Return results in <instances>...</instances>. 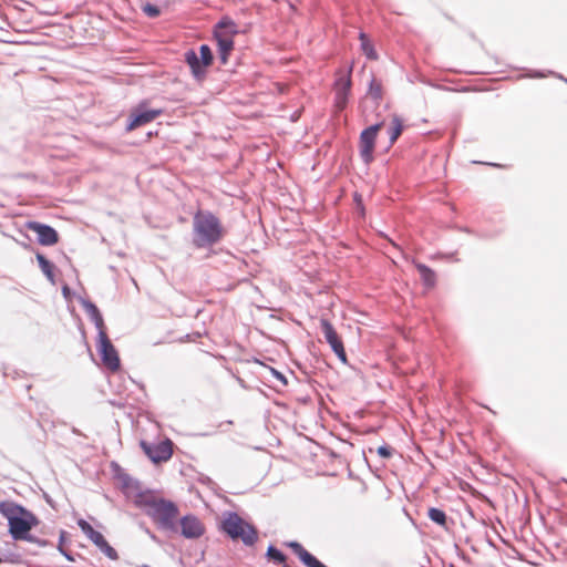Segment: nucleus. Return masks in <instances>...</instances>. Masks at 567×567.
<instances>
[{"instance_id": "aec40b11", "label": "nucleus", "mask_w": 567, "mask_h": 567, "mask_svg": "<svg viewBox=\"0 0 567 567\" xmlns=\"http://www.w3.org/2000/svg\"><path fill=\"white\" fill-rule=\"evenodd\" d=\"M416 268L420 272L423 284L429 288L434 287L436 279L435 272L423 264H417Z\"/></svg>"}, {"instance_id": "9b49d317", "label": "nucleus", "mask_w": 567, "mask_h": 567, "mask_svg": "<svg viewBox=\"0 0 567 567\" xmlns=\"http://www.w3.org/2000/svg\"><path fill=\"white\" fill-rule=\"evenodd\" d=\"M162 114V110L146 109L145 104H140L131 111L127 131L146 125Z\"/></svg>"}, {"instance_id": "a878e982", "label": "nucleus", "mask_w": 567, "mask_h": 567, "mask_svg": "<svg viewBox=\"0 0 567 567\" xmlns=\"http://www.w3.org/2000/svg\"><path fill=\"white\" fill-rule=\"evenodd\" d=\"M369 94L377 101L382 99V84L375 78L370 81Z\"/></svg>"}, {"instance_id": "4be33fe9", "label": "nucleus", "mask_w": 567, "mask_h": 567, "mask_svg": "<svg viewBox=\"0 0 567 567\" xmlns=\"http://www.w3.org/2000/svg\"><path fill=\"white\" fill-rule=\"evenodd\" d=\"M359 39L361 42V50L369 60H378V53L373 48V44L368 39L367 34L360 32Z\"/></svg>"}, {"instance_id": "bb28decb", "label": "nucleus", "mask_w": 567, "mask_h": 567, "mask_svg": "<svg viewBox=\"0 0 567 567\" xmlns=\"http://www.w3.org/2000/svg\"><path fill=\"white\" fill-rule=\"evenodd\" d=\"M267 557L277 564H282L286 560V556L272 545L267 549Z\"/></svg>"}, {"instance_id": "423d86ee", "label": "nucleus", "mask_w": 567, "mask_h": 567, "mask_svg": "<svg viewBox=\"0 0 567 567\" xmlns=\"http://www.w3.org/2000/svg\"><path fill=\"white\" fill-rule=\"evenodd\" d=\"M383 123L373 124L364 128L360 134L359 140V152L362 161L369 165L373 161V153L375 146V140L378 132L382 127Z\"/></svg>"}, {"instance_id": "7ed1b4c3", "label": "nucleus", "mask_w": 567, "mask_h": 567, "mask_svg": "<svg viewBox=\"0 0 567 567\" xmlns=\"http://www.w3.org/2000/svg\"><path fill=\"white\" fill-rule=\"evenodd\" d=\"M221 529L233 540H241L246 546H252L258 539L257 529L235 512L225 514Z\"/></svg>"}, {"instance_id": "f8f14e48", "label": "nucleus", "mask_w": 567, "mask_h": 567, "mask_svg": "<svg viewBox=\"0 0 567 567\" xmlns=\"http://www.w3.org/2000/svg\"><path fill=\"white\" fill-rule=\"evenodd\" d=\"M321 331L323 333V337L326 341L331 347L332 351L336 353V355L343 362H347V354L344 351L343 342L337 331L334 330L333 326L326 319L321 320Z\"/></svg>"}, {"instance_id": "cd10ccee", "label": "nucleus", "mask_w": 567, "mask_h": 567, "mask_svg": "<svg viewBox=\"0 0 567 567\" xmlns=\"http://www.w3.org/2000/svg\"><path fill=\"white\" fill-rule=\"evenodd\" d=\"M202 64L210 65L213 62V53L210 48L207 44H202L199 48Z\"/></svg>"}, {"instance_id": "a211bd4d", "label": "nucleus", "mask_w": 567, "mask_h": 567, "mask_svg": "<svg viewBox=\"0 0 567 567\" xmlns=\"http://www.w3.org/2000/svg\"><path fill=\"white\" fill-rule=\"evenodd\" d=\"M84 308L91 320L94 322L95 328L97 329V336L101 333V331H105L104 321L97 307L90 301H85Z\"/></svg>"}, {"instance_id": "4468645a", "label": "nucleus", "mask_w": 567, "mask_h": 567, "mask_svg": "<svg viewBox=\"0 0 567 567\" xmlns=\"http://www.w3.org/2000/svg\"><path fill=\"white\" fill-rule=\"evenodd\" d=\"M205 532L202 522L194 515H185L181 518V534L187 539L199 538Z\"/></svg>"}, {"instance_id": "393cba45", "label": "nucleus", "mask_w": 567, "mask_h": 567, "mask_svg": "<svg viewBox=\"0 0 567 567\" xmlns=\"http://www.w3.org/2000/svg\"><path fill=\"white\" fill-rule=\"evenodd\" d=\"M141 10L148 18H157L161 14L159 7L151 2H142Z\"/></svg>"}, {"instance_id": "5701e85b", "label": "nucleus", "mask_w": 567, "mask_h": 567, "mask_svg": "<svg viewBox=\"0 0 567 567\" xmlns=\"http://www.w3.org/2000/svg\"><path fill=\"white\" fill-rule=\"evenodd\" d=\"M298 557L307 567H327L306 549L299 553Z\"/></svg>"}, {"instance_id": "f03ea898", "label": "nucleus", "mask_w": 567, "mask_h": 567, "mask_svg": "<svg viewBox=\"0 0 567 567\" xmlns=\"http://www.w3.org/2000/svg\"><path fill=\"white\" fill-rule=\"evenodd\" d=\"M224 236L220 220L209 210H198L193 217V244L207 248L217 244Z\"/></svg>"}, {"instance_id": "2f4dec72", "label": "nucleus", "mask_w": 567, "mask_h": 567, "mask_svg": "<svg viewBox=\"0 0 567 567\" xmlns=\"http://www.w3.org/2000/svg\"><path fill=\"white\" fill-rule=\"evenodd\" d=\"M27 542H30V543H37L39 544L40 546H45L47 545V542L44 540H39L38 538H35L34 536L31 535V539H25Z\"/></svg>"}, {"instance_id": "b1692460", "label": "nucleus", "mask_w": 567, "mask_h": 567, "mask_svg": "<svg viewBox=\"0 0 567 567\" xmlns=\"http://www.w3.org/2000/svg\"><path fill=\"white\" fill-rule=\"evenodd\" d=\"M427 516L432 522L440 526L446 525V514L440 508L431 507L429 509Z\"/></svg>"}, {"instance_id": "dca6fc26", "label": "nucleus", "mask_w": 567, "mask_h": 567, "mask_svg": "<svg viewBox=\"0 0 567 567\" xmlns=\"http://www.w3.org/2000/svg\"><path fill=\"white\" fill-rule=\"evenodd\" d=\"M214 38L217 42L219 59L221 64H226L228 61V55L234 49V39L228 35H223L214 31Z\"/></svg>"}, {"instance_id": "6ab92c4d", "label": "nucleus", "mask_w": 567, "mask_h": 567, "mask_svg": "<svg viewBox=\"0 0 567 567\" xmlns=\"http://www.w3.org/2000/svg\"><path fill=\"white\" fill-rule=\"evenodd\" d=\"M37 260L44 276L54 284V265L40 252L37 254Z\"/></svg>"}, {"instance_id": "473e14b6", "label": "nucleus", "mask_w": 567, "mask_h": 567, "mask_svg": "<svg viewBox=\"0 0 567 567\" xmlns=\"http://www.w3.org/2000/svg\"><path fill=\"white\" fill-rule=\"evenodd\" d=\"M59 550L64 555V557H65L68 560H70V561H73V560H74L73 556H72V555H70L69 553H66V551L62 548V546H61V545L59 546Z\"/></svg>"}, {"instance_id": "6e6552de", "label": "nucleus", "mask_w": 567, "mask_h": 567, "mask_svg": "<svg viewBox=\"0 0 567 567\" xmlns=\"http://www.w3.org/2000/svg\"><path fill=\"white\" fill-rule=\"evenodd\" d=\"M351 72L352 66H350L347 72L340 70L334 81V106L338 111H342L348 104L352 84Z\"/></svg>"}, {"instance_id": "39448f33", "label": "nucleus", "mask_w": 567, "mask_h": 567, "mask_svg": "<svg viewBox=\"0 0 567 567\" xmlns=\"http://www.w3.org/2000/svg\"><path fill=\"white\" fill-rule=\"evenodd\" d=\"M178 507L172 502L159 498L156 505L147 511V516L164 530L176 532V518L178 516Z\"/></svg>"}, {"instance_id": "0eeeda50", "label": "nucleus", "mask_w": 567, "mask_h": 567, "mask_svg": "<svg viewBox=\"0 0 567 567\" xmlns=\"http://www.w3.org/2000/svg\"><path fill=\"white\" fill-rule=\"evenodd\" d=\"M78 526L82 533L110 559L118 558L117 551L106 542L104 536L95 530L85 519L80 518Z\"/></svg>"}, {"instance_id": "7c9ffc66", "label": "nucleus", "mask_w": 567, "mask_h": 567, "mask_svg": "<svg viewBox=\"0 0 567 567\" xmlns=\"http://www.w3.org/2000/svg\"><path fill=\"white\" fill-rule=\"evenodd\" d=\"M288 546L293 550V553L298 556L299 553H301L305 548L302 547L301 544L297 543V542H291L288 544Z\"/></svg>"}, {"instance_id": "c85d7f7f", "label": "nucleus", "mask_w": 567, "mask_h": 567, "mask_svg": "<svg viewBox=\"0 0 567 567\" xmlns=\"http://www.w3.org/2000/svg\"><path fill=\"white\" fill-rule=\"evenodd\" d=\"M547 75H554V76L560 79L561 81H564L565 83H567V79L565 76H563L561 74L551 72V71H548L547 73L542 72V71H530L525 76L540 79V78H546Z\"/></svg>"}, {"instance_id": "1a4fd4ad", "label": "nucleus", "mask_w": 567, "mask_h": 567, "mask_svg": "<svg viewBox=\"0 0 567 567\" xmlns=\"http://www.w3.org/2000/svg\"><path fill=\"white\" fill-rule=\"evenodd\" d=\"M97 351L105 367L112 371H116L120 368L117 351L109 339L106 331H101L97 337Z\"/></svg>"}, {"instance_id": "ddd939ff", "label": "nucleus", "mask_w": 567, "mask_h": 567, "mask_svg": "<svg viewBox=\"0 0 567 567\" xmlns=\"http://www.w3.org/2000/svg\"><path fill=\"white\" fill-rule=\"evenodd\" d=\"M28 228L37 234L39 244L43 246H52L59 240L56 230L49 225L30 221Z\"/></svg>"}, {"instance_id": "f3484780", "label": "nucleus", "mask_w": 567, "mask_h": 567, "mask_svg": "<svg viewBox=\"0 0 567 567\" xmlns=\"http://www.w3.org/2000/svg\"><path fill=\"white\" fill-rule=\"evenodd\" d=\"M215 32L220 33L223 35H228L234 39V37L239 32L238 25L229 18H223L215 27Z\"/></svg>"}, {"instance_id": "c756f323", "label": "nucleus", "mask_w": 567, "mask_h": 567, "mask_svg": "<svg viewBox=\"0 0 567 567\" xmlns=\"http://www.w3.org/2000/svg\"><path fill=\"white\" fill-rule=\"evenodd\" d=\"M377 453L382 458H389L393 454V449L390 447L389 445H382V446L378 447Z\"/></svg>"}, {"instance_id": "f704fd0d", "label": "nucleus", "mask_w": 567, "mask_h": 567, "mask_svg": "<svg viewBox=\"0 0 567 567\" xmlns=\"http://www.w3.org/2000/svg\"><path fill=\"white\" fill-rule=\"evenodd\" d=\"M140 567H151L150 565L143 564Z\"/></svg>"}, {"instance_id": "412c9836", "label": "nucleus", "mask_w": 567, "mask_h": 567, "mask_svg": "<svg viewBox=\"0 0 567 567\" xmlns=\"http://www.w3.org/2000/svg\"><path fill=\"white\" fill-rule=\"evenodd\" d=\"M402 132H403V122L398 115H394L392 117L391 125L389 127V137H390L391 145L396 142V140L402 134Z\"/></svg>"}, {"instance_id": "20e7f679", "label": "nucleus", "mask_w": 567, "mask_h": 567, "mask_svg": "<svg viewBox=\"0 0 567 567\" xmlns=\"http://www.w3.org/2000/svg\"><path fill=\"white\" fill-rule=\"evenodd\" d=\"M122 487L125 496L131 499L136 507L143 509L146 515L147 511L152 509L159 501L151 491H143L138 481L128 475L122 477Z\"/></svg>"}, {"instance_id": "9d476101", "label": "nucleus", "mask_w": 567, "mask_h": 567, "mask_svg": "<svg viewBox=\"0 0 567 567\" xmlns=\"http://www.w3.org/2000/svg\"><path fill=\"white\" fill-rule=\"evenodd\" d=\"M141 447L153 463L166 462L172 457L173 443L166 439L159 443L141 442Z\"/></svg>"}, {"instance_id": "2eb2a0df", "label": "nucleus", "mask_w": 567, "mask_h": 567, "mask_svg": "<svg viewBox=\"0 0 567 567\" xmlns=\"http://www.w3.org/2000/svg\"><path fill=\"white\" fill-rule=\"evenodd\" d=\"M185 62L190 68L192 74L196 80L200 81L205 78L208 65L202 64V60L194 50H188L185 53Z\"/></svg>"}, {"instance_id": "f257e3e1", "label": "nucleus", "mask_w": 567, "mask_h": 567, "mask_svg": "<svg viewBox=\"0 0 567 567\" xmlns=\"http://www.w3.org/2000/svg\"><path fill=\"white\" fill-rule=\"evenodd\" d=\"M0 514L8 519L14 540L31 539L30 530L39 523L34 514L11 501L0 502Z\"/></svg>"}, {"instance_id": "72a5a7b5", "label": "nucleus", "mask_w": 567, "mask_h": 567, "mask_svg": "<svg viewBox=\"0 0 567 567\" xmlns=\"http://www.w3.org/2000/svg\"><path fill=\"white\" fill-rule=\"evenodd\" d=\"M146 533L151 537V539H153L154 542H158L156 535L153 534L148 528H146Z\"/></svg>"}]
</instances>
